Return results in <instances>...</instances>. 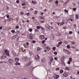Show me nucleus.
I'll return each mask as SVG.
<instances>
[{"label":"nucleus","mask_w":79,"mask_h":79,"mask_svg":"<svg viewBox=\"0 0 79 79\" xmlns=\"http://www.w3.org/2000/svg\"><path fill=\"white\" fill-rule=\"evenodd\" d=\"M65 68L66 69V70H69V69H70V68L68 67H65Z\"/></svg>","instance_id":"nucleus-18"},{"label":"nucleus","mask_w":79,"mask_h":79,"mask_svg":"<svg viewBox=\"0 0 79 79\" xmlns=\"http://www.w3.org/2000/svg\"><path fill=\"white\" fill-rule=\"evenodd\" d=\"M64 72V70H63L62 69H61L60 71V74H62V73H63Z\"/></svg>","instance_id":"nucleus-15"},{"label":"nucleus","mask_w":79,"mask_h":79,"mask_svg":"<svg viewBox=\"0 0 79 79\" xmlns=\"http://www.w3.org/2000/svg\"><path fill=\"white\" fill-rule=\"evenodd\" d=\"M65 58V57H64V56L62 57V58H61V59H62V60H64V59Z\"/></svg>","instance_id":"nucleus-49"},{"label":"nucleus","mask_w":79,"mask_h":79,"mask_svg":"<svg viewBox=\"0 0 79 79\" xmlns=\"http://www.w3.org/2000/svg\"><path fill=\"white\" fill-rule=\"evenodd\" d=\"M44 42H45V40H43L41 42V44H45V43H44Z\"/></svg>","instance_id":"nucleus-22"},{"label":"nucleus","mask_w":79,"mask_h":79,"mask_svg":"<svg viewBox=\"0 0 79 79\" xmlns=\"http://www.w3.org/2000/svg\"><path fill=\"white\" fill-rule=\"evenodd\" d=\"M35 32H39V30H38V29H37H37H35Z\"/></svg>","instance_id":"nucleus-32"},{"label":"nucleus","mask_w":79,"mask_h":79,"mask_svg":"<svg viewBox=\"0 0 79 79\" xmlns=\"http://www.w3.org/2000/svg\"><path fill=\"white\" fill-rule=\"evenodd\" d=\"M35 58L36 60H39V56L38 55H35Z\"/></svg>","instance_id":"nucleus-5"},{"label":"nucleus","mask_w":79,"mask_h":79,"mask_svg":"<svg viewBox=\"0 0 79 79\" xmlns=\"http://www.w3.org/2000/svg\"><path fill=\"white\" fill-rule=\"evenodd\" d=\"M52 50L53 51H55V50H56V47H53L52 48Z\"/></svg>","instance_id":"nucleus-33"},{"label":"nucleus","mask_w":79,"mask_h":79,"mask_svg":"<svg viewBox=\"0 0 79 79\" xmlns=\"http://www.w3.org/2000/svg\"><path fill=\"white\" fill-rule=\"evenodd\" d=\"M40 13V15H43L44 14V13H43V12H41Z\"/></svg>","instance_id":"nucleus-62"},{"label":"nucleus","mask_w":79,"mask_h":79,"mask_svg":"<svg viewBox=\"0 0 79 79\" xmlns=\"http://www.w3.org/2000/svg\"><path fill=\"white\" fill-rule=\"evenodd\" d=\"M1 59L2 60H4V56H3V55H2L1 56Z\"/></svg>","instance_id":"nucleus-44"},{"label":"nucleus","mask_w":79,"mask_h":79,"mask_svg":"<svg viewBox=\"0 0 79 79\" xmlns=\"http://www.w3.org/2000/svg\"><path fill=\"white\" fill-rule=\"evenodd\" d=\"M26 44L27 45V46L29 45V43L28 42H26Z\"/></svg>","instance_id":"nucleus-59"},{"label":"nucleus","mask_w":79,"mask_h":79,"mask_svg":"<svg viewBox=\"0 0 79 79\" xmlns=\"http://www.w3.org/2000/svg\"><path fill=\"white\" fill-rule=\"evenodd\" d=\"M53 57H52V58L51 59L50 61L52 63V62H53Z\"/></svg>","instance_id":"nucleus-25"},{"label":"nucleus","mask_w":79,"mask_h":79,"mask_svg":"<svg viewBox=\"0 0 79 79\" xmlns=\"http://www.w3.org/2000/svg\"><path fill=\"white\" fill-rule=\"evenodd\" d=\"M58 53V52H54V55H56Z\"/></svg>","instance_id":"nucleus-34"},{"label":"nucleus","mask_w":79,"mask_h":79,"mask_svg":"<svg viewBox=\"0 0 79 79\" xmlns=\"http://www.w3.org/2000/svg\"><path fill=\"white\" fill-rule=\"evenodd\" d=\"M19 0H17L16 1V3H19Z\"/></svg>","instance_id":"nucleus-47"},{"label":"nucleus","mask_w":79,"mask_h":79,"mask_svg":"<svg viewBox=\"0 0 79 79\" xmlns=\"http://www.w3.org/2000/svg\"><path fill=\"white\" fill-rule=\"evenodd\" d=\"M26 15L28 16H29V15H30V13L29 12H28L27 13H26Z\"/></svg>","instance_id":"nucleus-40"},{"label":"nucleus","mask_w":79,"mask_h":79,"mask_svg":"<svg viewBox=\"0 0 79 79\" xmlns=\"http://www.w3.org/2000/svg\"><path fill=\"white\" fill-rule=\"evenodd\" d=\"M29 54L30 56H31L32 55V53L31 52H29Z\"/></svg>","instance_id":"nucleus-56"},{"label":"nucleus","mask_w":79,"mask_h":79,"mask_svg":"<svg viewBox=\"0 0 79 79\" xmlns=\"http://www.w3.org/2000/svg\"><path fill=\"white\" fill-rule=\"evenodd\" d=\"M45 26L46 27H48L49 26H49V25H48V24H46L45 25Z\"/></svg>","instance_id":"nucleus-57"},{"label":"nucleus","mask_w":79,"mask_h":79,"mask_svg":"<svg viewBox=\"0 0 79 79\" xmlns=\"http://www.w3.org/2000/svg\"><path fill=\"white\" fill-rule=\"evenodd\" d=\"M28 30L29 31V32H32V29L31 28L29 29Z\"/></svg>","instance_id":"nucleus-46"},{"label":"nucleus","mask_w":79,"mask_h":79,"mask_svg":"<svg viewBox=\"0 0 79 79\" xmlns=\"http://www.w3.org/2000/svg\"><path fill=\"white\" fill-rule=\"evenodd\" d=\"M47 50H48V51L50 50V47H49L48 46L47 47Z\"/></svg>","instance_id":"nucleus-48"},{"label":"nucleus","mask_w":79,"mask_h":79,"mask_svg":"<svg viewBox=\"0 0 79 79\" xmlns=\"http://www.w3.org/2000/svg\"><path fill=\"white\" fill-rule=\"evenodd\" d=\"M73 11H76V10H77V9H76V8H73Z\"/></svg>","instance_id":"nucleus-27"},{"label":"nucleus","mask_w":79,"mask_h":79,"mask_svg":"<svg viewBox=\"0 0 79 79\" xmlns=\"http://www.w3.org/2000/svg\"><path fill=\"white\" fill-rule=\"evenodd\" d=\"M41 61L42 63H44V62H45V60H44V58H43L41 59Z\"/></svg>","instance_id":"nucleus-23"},{"label":"nucleus","mask_w":79,"mask_h":79,"mask_svg":"<svg viewBox=\"0 0 79 79\" xmlns=\"http://www.w3.org/2000/svg\"><path fill=\"white\" fill-rule=\"evenodd\" d=\"M54 59L55 60H58V58L56 57H55Z\"/></svg>","instance_id":"nucleus-61"},{"label":"nucleus","mask_w":79,"mask_h":79,"mask_svg":"<svg viewBox=\"0 0 79 79\" xmlns=\"http://www.w3.org/2000/svg\"><path fill=\"white\" fill-rule=\"evenodd\" d=\"M32 42V44H35L36 43V41H35V40H33Z\"/></svg>","instance_id":"nucleus-30"},{"label":"nucleus","mask_w":79,"mask_h":79,"mask_svg":"<svg viewBox=\"0 0 79 79\" xmlns=\"http://www.w3.org/2000/svg\"><path fill=\"white\" fill-rule=\"evenodd\" d=\"M49 30H52V29H53V27H52L49 26Z\"/></svg>","instance_id":"nucleus-28"},{"label":"nucleus","mask_w":79,"mask_h":79,"mask_svg":"<svg viewBox=\"0 0 79 79\" xmlns=\"http://www.w3.org/2000/svg\"><path fill=\"white\" fill-rule=\"evenodd\" d=\"M63 50L64 52H65V53H66V50H67V49H65L64 48H63Z\"/></svg>","instance_id":"nucleus-20"},{"label":"nucleus","mask_w":79,"mask_h":79,"mask_svg":"<svg viewBox=\"0 0 79 79\" xmlns=\"http://www.w3.org/2000/svg\"><path fill=\"white\" fill-rule=\"evenodd\" d=\"M36 28H37V29H40L41 27H40V26H37L36 27Z\"/></svg>","instance_id":"nucleus-21"},{"label":"nucleus","mask_w":79,"mask_h":79,"mask_svg":"<svg viewBox=\"0 0 79 79\" xmlns=\"http://www.w3.org/2000/svg\"><path fill=\"white\" fill-rule=\"evenodd\" d=\"M55 3L56 5H58V3H59V2H58V0H56L55 2Z\"/></svg>","instance_id":"nucleus-16"},{"label":"nucleus","mask_w":79,"mask_h":79,"mask_svg":"<svg viewBox=\"0 0 79 79\" xmlns=\"http://www.w3.org/2000/svg\"><path fill=\"white\" fill-rule=\"evenodd\" d=\"M24 46L25 48H28V46L26 44H25L24 45Z\"/></svg>","instance_id":"nucleus-17"},{"label":"nucleus","mask_w":79,"mask_h":79,"mask_svg":"<svg viewBox=\"0 0 79 79\" xmlns=\"http://www.w3.org/2000/svg\"><path fill=\"white\" fill-rule=\"evenodd\" d=\"M9 63L10 64H13L14 63V60L13 59H9L8 60Z\"/></svg>","instance_id":"nucleus-2"},{"label":"nucleus","mask_w":79,"mask_h":79,"mask_svg":"<svg viewBox=\"0 0 79 79\" xmlns=\"http://www.w3.org/2000/svg\"><path fill=\"white\" fill-rule=\"evenodd\" d=\"M62 43L63 42H62V41H60L59 42L58 44H59V45H61V44H62Z\"/></svg>","instance_id":"nucleus-35"},{"label":"nucleus","mask_w":79,"mask_h":79,"mask_svg":"<svg viewBox=\"0 0 79 79\" xmlns=\"http://www.w3.org/2000/svg\"><path fill=\"white\" fill-rule=\"evenodd\" d=\"M69 22V26L70 27L71 26V25H72V24H71V23H70L69 21H67L66 22L67 24H68V23Z\"/></svg>","instance_id":"nucleus-10"},{"label":"nucleus","mask_w":79,"mask_h":79,"mask_svg":"<svg viewBox=\"0 0 79 79\" xmlns=\"http://www.w3.org/2000/svg\"><path fill=\"white\" fill-rule=\"evenodd\" d=\"M41 21V23H45V21L44 20H40Z\"/></svg>","instance_id":"nucleus-37"},{"label":"nucleus","mask_w":79,"mask_h":79,"mask_svg":"<svg viewBox=\"0 0 79 79\" xmlns=\"http://www.w3.org/2000/svg\"><path fill=\"white\" fill-rule=\"evenodd\" d=\"M18 37V35H15L13 36L12 37V38H13V37H15L16 38V37Z\"/></svg>","instance_id":"nucleus-53"},{"label":"nucleus","mask_w":79,"mask_h":79,"mask_svg":"<svg viewBox=\"0 0 79 79\" xmlns=\"http://www.w3.org/2000/svg\"><path fill=\"white\" fill-rule=\"evenodd\" d=\"M67 63L69 64H71V61H68V62H67Z\"/></svg>","instance_id":"nucleus-55"},{"label":"nucleus","mask_w":79,"mask_h":79,"mask_svg":"<svg viewBox=\"0 0 79 79\" xmlns=\"http://www.w3.org/2000/svg\"><path fill=\"white\" fill-rule=\"evenodd\" d=\"M64 44H68V42L66 41H64Z\"/></svg>","instance_id":"nucleus-42"},{"label":"nucleus","mask_w":79,"mask_h":79,"mask_svg":"<svg viewBox=\"0 0 79 79\" xmlns=\"http://www.w3.org/2000/svg\"><path fill=\"white\" fill-rule=\"evenodd\" d=\"M64 11L65 12V13H68V10H67L66 9H64Z\"/></svg>","instance_id":"nucleus-41"},{"label":"nucleus","mask_w":79,"mask_h":79,"mask_svg":"<svg viewBox=\"0 0 79 79\" xmlns=\"http://www.w3.org/2000/svg\"><path fill=\"white\" fill-rule=\"evenodd\" d=\"M42 48H40V47H38L37 48V51H40V50H42Z\"/></svg>","instance_id":"nucleus-13"},{"label":"nucleus","mask_w":79,"mask_h":79,"mask_svg":"<svg viewBox=\"0 0 79 79\" xmlns=\"http://www.w3.org/2000/svg\"><path fill=\"white\" fill-rule=\"evenodd\" d=\"M69 60L70 61H71V62H72V58L70 57L69 58Z\"/></svg>","instance_id":"nucleus-38"},{"label":"nucleus","mask_w":79,"mask_h":79,"mask_svg":"<svg viewBox=\"0 0 79 79\" xmlns=\"http://www.w3.org/2000/svg\"><path fill=\"white\" fill-rule=\"evenodd\" d=\"M37 12H38V11H37V10L35 11L34 13L35 15H36V14H37Z\"/></svg>","instance_id":"nucleus-50"},{"label":"nucleus","mask_w":79,"mask_h":79,"mask_svg":"<svg viewBox=\"0 0 79 79\" xmlns=\"http://www.w3.org/2000/svg\"><path fill=\"white\" fill-rule=\"evenodd\" d=\"M60 45L58 44L56 45V47H60Z\"/></svg>","instance_id":"nucleus-54"},{"label":"nucleus","mask_w":79,"mask_h":79,"mask_svg":"<svg viewBox=\"0 0 79 79\" xmlns=\"http://www.w3.org/2000/svg\"><path fill=\"white\" fill-rule=\"evenodd\" d=\"M11 32L12 33H15V30H11Z\"/></svg>","instance_id":"nucleus-43"},{"label":"nucleus","mask_w":79,"mask_h":79,"mask_svg":"<svg viewBox=\"0 0 79 79\" xmlns=\"http://www.w3.org/2000/svg\"><path fill=\"white\" fill-rule=\"evenodd\" d=\"M30 34V37H34V35H33V34Z\"/></svg>","instance_id":"nucleus-26"},{"label":"nucleus","mask_w":79,"mask_h":79,"mask_svg":"<svg viewBox=\"0 0 79 79\" xmlns=\"http://www.w3.org/2000/svg\"><path fill=\"white\" fill-rule=\"evenodd\" d=\"M2 55H3L4 58H7V56H6V54H5Z\"/></svg>","instance_id":"nucleus-19"},{"label":"nucleus","mask_w":79,"mask_h":79,"mask_svg":"<svg viewBox=\"0 0 79 79\" xmlns=\"http://www.w3.org/2000/svg\"><path fill=\"white\" fill-rule=\"evenodd\" d=\"M64 24V22L61 23H60V26H63V25Z\"/></svg>","instance_id":"nucleus-39"},{"label":"nucleus","mask_w":79,"mask_h":79,"mask_svg":"<svg viewBox=\"0 0 79 79\" xmlns=\"http://www.w3.org/2000/svg\"><path fill=\"white\" fill-rule=\"evenodd\" d=\"M66 53L67 55H70V54L71 53V52L69 51V50H68L67 49Z\"/></svg>","instance_id":"nucleus-7"},{"label":"nucleus","mask_w":79,"mask_h":79,"mask_svg":"<svg viewBox=\"0 0 79 79\" xmlns=\"http://www.w3.org/2000/svg\"><path fill=\"white\" fill-rule=\"evenodd\" d=\"M6 17L8 19L10 18V15H7L6 16Z\"/></svg>","instance_id":"nucleus-58"},{"label":"nucleus","mask_w":79,"mask_h":79,"mask_svg":"<svg viewBox=\"0 0 79 79\" xmlns=\"http://www.w3.org/2000/svg\"><path fill=\"white\" fill-rule=\"evenodd\" d=\"M40 37L41 40L44 39H45V35H40Z\"/></svg>","instance_id":"nucleus-3"},{"label":"nucleus","mask_w":79,"mask_h":79,"mask_svg":"<svg viewBox=\"0 0 79 79\" xmlns=\"http://www.w3.org/2000/svg\"><path fill=\"white\" fill-rule=\"evenodd\" d=\"M41 29L42 30L44 31H45V28H44L42 27L41 26Z\"/></svg>","instance_id":"nucleus-24"},{"label":"nucleus","mask_w":79,"mask_h":79,"mask_svg":"<svg viewBox=\"0 0 79 79\" xmlns=\"http://www.w3.org/2000/svg\"><path fill=\"white\" fill-rule=\"evenodd\" d=\"M74 27L76 28V27H76V25L75 24H74L73 25Z\"/></svg>","instance_id":"nucleus-64"},{"label":"nucleus","mask_w":79,"mask_h":79,"mask_svg":"<svg viewBox=\"0 0 79 79\" xmlns=\"http://www.w3.org/2000/svg\"><path fill=\"white\" fill-rule=\"evenodd\" d=\"M39 19L40 18V19H43V20H44V19H45V18H44V17L41 16H40L39 17Z\"/></svg>","instance_id":"nucleus-9"},{"label":"nucleus","mask_w":79,"mask_h":79,"mask_svg":"<svg viewBox=\"0 0 79 79\" xmlns=\"http://www.w3.org/2000/svg\"><path fill=\"white\" fill-rule=\"evenodd\" d=\"M20 14H21V15H24V13H23V11H21V12H20Z\"/></svg>","instance_id":"nucleus-51"},{"label":"nucleus","mask_w":79,"mask_h":79,"mask_svg":"<svg viewBox=\"0 0 79 79\" xmlns=\"http://www.w3.org/2000/svg\"><path fill=\"white\" fill-rule=\"evenodd\" d=\"M31 63H32V62L31 61H29L28 63L26 64V65L27 66H31Z\"/></svg>","instance_id":"nucleus-4"},{"label":"nucleus","mask_w":79,"mask_h":79,"mask_svg":"<svg viewBox=\"0 0 79 79\" xmlns=\"http://www.w3.org/2000/svg\"><path fill=\"white\" fill-rule=\"evenodd\" d=\"M32 3L33 4H34V5H35V4H37V2L35 1H32Z\"/></svg>","instance_id":"nucleus-12"},{"label":"nucleus","mask_w":79,"mask_h":79,"mask_svg":"<svg viewBox=\"0 0 79 79\" xmlns=\"http://www.w3.org/2000/svg\"><path fill=\"white\" fill-rule=\"evenodd\" d=\"M26 5V4L24 2L22 4V6H25Z\"/></svg>","instance_id":"nucleus-52"},{"label":"nucleus","mask_w":79,"mask_h":79,"mask_svg":"<svg viewBox=\"0 0 79 79\" xmlns=\"http://www.w3.org/2000/svg\"><path fill=\"white\" fill-rule=\"evenodd\" d=\"M4 51V54H5V55H6V56H10V52H9V51L6 50V49H5Z\"/></svg>","instance_id":"nucleus-1"},{"label":"nucleus","mask_w":79,"mask_h":79,"mask_svg":"<svg viewBox=\"0 0 79 79\" xmlns=\"http://www.w3.org/2000/svg\"><path fill=\"white\" fill-rule=\"evenodd\" d=\"M15 60L16 63H18L19 61V59L18 58H15Z\"/></svg>","instance_id":"nucleus-6"},{"label":"nucleus","mask_w":79,"mask_h":79,"mask_svg":"<svg viewBox=\"0 0 79 79\" xmlns=\"http://www.w3.org/2000/svg\"><path fill=\"white\" fill-rule=\"evenodd\" d=\"M75 19L77 20L79 19V15H78L77 14H76L75 15Z\"/></svg>","instance_id":"nucleus-8"},{"label":"nucleus","mask_w":79,"mask_h":79,"mask_svg":"<svg viewBox=\"0 0 79 79\" xmlns=\"http://www.w3.org/2000/svg\"><path fill=\"white\" fill-rule=\"evenodd\" d=\"M56 69L57 71H59V70H60V68H59V67H57Z\"/></svg>","instance_id":"nucleus-45"},{"label":"nucleus","mask_w":79,"mask_h":79,"mask_svg":"<svg viewBox=\"0 0 79 79\" xmlns=\"http://www.w3.org/2000/svg\"><path fill=\"white\" fill-rule=\"evenodd\" d=\"M61 64H64V61H63V60H61Z\"/></svg>","instance_id":"nucleus-63"},{"label":"nucleus","mask_w":79,"mask_h":79,"mask_svg":"<svg viewBox=\"0 0 79 79\" xmlns=\"http://www.w3.org/2000/svg\"><path fill=\"white\" fill-rule=\"evenodd\" d=\"M54 75L55 76H56V79H58V78L59 77V75L55 74Z\"/></svg>","instance_id":"nucleus-11"},{"label":"nucleus","mask_w":79,"mask_h":79,"mask_svg":"<svg viewBox=\"0 0 79 79\" xmlns=\"http://www.w3.org/2000/svg\"><path fill=\"white\" fill-rule=\"evenodd\" d=\"M67 48H70V45H68L67 46Z\"/></svg>","instance_id":"nucleus-36"},{"label":"nucleus","mask_w":79,"mask_h":79,"mask_svg":"<svg viewBox=\"0 0 79 79\" xmlns=\"http://www.w3.org/2000/svg\"><path fill=\"white\" fill-rule=\"evenodd\" d=\"M15 65H20L21 64L20 63H18V62H16L15 63Z\"/></svg>","instance_id":"nucleus-14"},{"label":"nucleus","mask_w":79,"mask_h":79,"mask_svg":"<svg viewBox=\"0 0 79 79\" xmlns=\"http://www.w3.org/2000/svg\"><path fill=\"white\" fill-rule=\"evenodd\" d=\"M73 33V31H69V34H71Z\"/></svg>","instance_id":"nucleus-60"},{"label":"nucleus","mask_w":79,"mask_h":79,"mask_svg":"<svg viewBox=\"0 0 79 79\" xmlns=\"http://www.w3.org/2000/svg\"><path fill=\"white\" fill-rule=\"evenodd\" d=\"M15 28H16V29H19V27L18 25H17L15 26Z\"/></svg>","instance_id":"nucleus-31"},{"label":"nucleus","mask_w":79,"mask_h":79,"mask_svg":"<svg viewBox=\"0 0 79 79\" xmlns=\"http://www.w3.org/2000/svg\"><path fill=\"white\" fill-rule=\"evenodd\" d=\"M68 20H70L71 21H74V19H68Z\"/></svg>","instance_id":"nucleus-29"}]
</instances>
